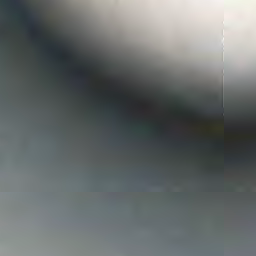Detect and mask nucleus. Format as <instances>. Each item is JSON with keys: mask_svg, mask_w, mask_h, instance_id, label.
<instances>
[{"mask_svg": "<svg viewBox=\"0 0 256 256\" xmlns=\"http://www.w3.org/2000/svg\"><path fill=\"white\" fill-rule=\"evenodd\" d=\"M221 189L225 191V132L221 137Z\"/></svg>", "mask_w": 256, "mask_h": 256, "instance_id": "nucleus-1", "label": "nucleus"}, {"mask_svg": "<svg viewBox=\"0 0 256 256\" xmlns=\"http://www.w3.org/2000/svg\"><path fill=\"white\" fill-rule=\"evenodd\" d=\"M195 113H198L199 115H213V110H206V111H203L199 108H196L195 109Z\"/></svg>", "mask_w": 256, "mask_h": 256, "instance_id": "nucleus-2", "label": "nucleus"}, {"mask_svg": "<svg viewBox=\"0 0 256 256\" xmlns=\"http://www.w3.org/2000/svg\"><path fill=\"white\" fill-rule=\"evenodd\" d=\"M221 121H222V125H225V106H222V109H221Z\"/></svg>", "mask_w": 256, "mask_h": 256, "instance_id": "nucleus-3", "label": "nucleus"}, {"mask_svg": "<svg viewBox=\"0 0 256 256\" xmlns=\"http://www.w3.org/2000/svg\"><path fill=\"white\" fill-rule=\"evenodd\" d=\"M202 147L209 148V147H211V143H204V144H202Z\"/></svg>", "mask_w": 256, "mask_h": 256, "instance_id": "nucleus-4", "label": "nucleus"}, {"mask_svg": "<svg viewBox=\"0 0 256 256\" xmlns=\"http://www.w3.org/2000/svg\"><path fill=\"white\" fill-rule=\"evenodd\" d=\"M241 162V160H239V159H236V163H240Z\"/></svg>", "mask_w": 256, "mask_h": 256, "instance_id": "nucleus-5", "label": "nucleus"}, {"mask_svg": "<svg viewBox=\"0 0 256 256\" xmlns=\"http://www.w3.org/2000/svg\"><path fill=\"white\" fill-rule=\"evenodd\" d=\"M226 149H227V134H226Z\"/></svg>", "mask_w": 256, "mask_h": 256, "instance_id": "nucleus-6", "label": "nucleus"}]
</instances>
